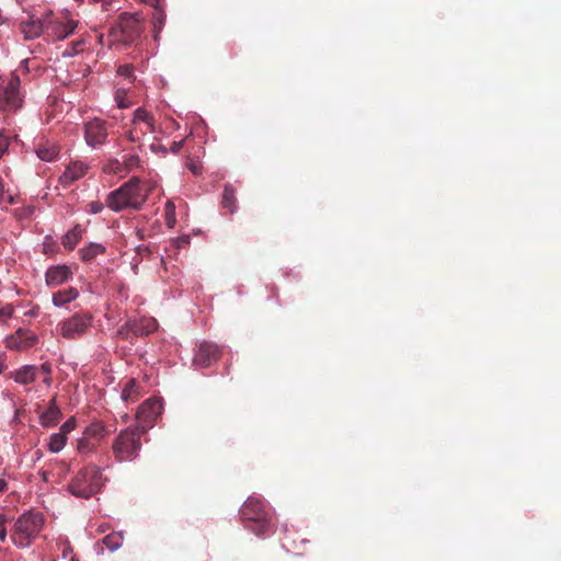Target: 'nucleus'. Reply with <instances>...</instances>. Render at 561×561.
Returning a JSON list of instances; mask_svg holds the SVG:
<instances>
[{
  "mask_svg": "<svg viewBox=\"0 0 561 561\" xmlns=\"http://www.w3.org/2000/svg\"><path fill=\"white\" fill-rule=\"evenodd\" d=\"M36 154L41 160L49 162L58 156V150L56 147H39Z\"/></svg>",
  "mask_w": 561,
  "mask_h": 561,
  "instance_id": "31",
  "label": "nucleus"
},
{
  "mask_svg": "<svg viewBox=\"0 0 561 561\" xmlns=\"http://www.w3.org/2000/svg\"><path fill=\"white\" fill-rule=\"evenodd\" d=\"M38 367L35 365H24L12 373V378L16 383L30 385L35 381Z\"/></svg>",
  "mask_w": 561,
  "mask_h": 561,
  "instance_id": "17",
  "label": "nucleus"
},
{
  "mask_svg": "<svg viewBox=\"0 0 561 561\" xmlns=\"http://www.w3.org/2000/svg\"><path fill=\"white\" fill-rule=\"evenodd\" d=\"M41 476H42V479L44 481H47L48 480V473L47 472H41Z\"/></svg>",
  "mask_w": 561,
  "mask_h": 561,
  "instance_id": "47",
  "label": "nucleus"
},
{
  "mask_svg": "<svg viewBox=\"0 0 561 561\" xmlns=\"http://www.w3.org/2000/svg\"><path fill=\"white\" fill-rule=\"evenodd\" d=\"M138 22H139L138 14L122 13L119 27H121L122 32H126V30L128 27H131V24H136Z\"/></svg>",
  "mask_w": 561,
  "mask_h": 561,
  "instance_id": "32",
  "label": "nucleus"
},
{
  "mask_svg": "<svg viewBox=\"0 0 561 561\" xmlns=\"http://www.w3.org/2000/svg\"><path fill=\"white\" fill-rule=\"evenodd\" d=\"M153 8H154V13H153L152 20H153V27H154V31H156L154 37L157 38L158 33L163 27L164 12H163V9H162L160 3L153 5Z\"/></svg>",
  "mask_w": 561,
  "mask_h": 561,
  "instance_id": "30",
  "label": "nucleus"
},
{
  "mask_svg": "<svg viewBox=\"0 0 561 561\" xmlns=\"http://www.w3.org/2000/svg\"><path fill=\"white\" fill-rule=\"evenodd\" d=\"M102 485L101 470L98 467H87L72 479L69 491L75 496L88 499L99 492Z\"/></svg>",
  "mask_w": 561,
  "mask_h": 561,
  "instance_id": "3",
  "label": "nucleus"
},
{
  "mask_svg": "<svg viewBox=\"0 0 561 561\" xmlns=\"http://www.w3.org/2000/svg\"><path fill=\"white\" fill-rule=\"evenodd\" d=\"M21 81L16 75L0 80V111L13 112L23 104V95L20 91Z\"/></svg>",
  "mask_w": 561,
  "mask_h": 561,
  "instance_id": "7",
  "label": "nucleus"
},
{
  "mask_svg": "<svg viewBox=\"0 0 561 561\" xmlns=\"http://www.w3.org/2000/svg\"><path fill=\"white\" fill-rule=\"evenodd\" d=\"M157 130L153 114L145 107H138L133 113L130 128L126 131V137L131 142L142 144L148 134H156Z\"/></svg>",
  "mask_w": 561,
  "mask_h": 561,
  "instance_id": "5",
  "label": "nucleus"
},
{
  "mask_svg": "<svg viewBox=\"0 0 561 561\" xmlns=\"http://www.w3.org/2000/svg\"><path fill=\"white\" fill-rule=\"evenodd\" d=\"M37 335L23 328H19L13 334L5 339L7 347L15 351H24L37 343Z\"/></svg>",
  "mask_w": 561,
  "mask_h": 561,
  "instance_id": "11",
  "label": "nucleus"
},
{
  "mask_svg": "<svg viewBox=\"0 0 561 561\" xmlns=\"http://www.w3.org/2000/svg\"><path fill=\"white\" fill-rule=\"evenodd\" d=\"M241 515L252 523L249 528L256 536H265L270 533V524L266 519L265 505L260 497L249 496L241 507Z\"/></svg>",
  "mask_w": 561,
  "mask_h": 561,
  "instance_id": "4",
  "label": "nucleus"
},
{
  "mask_svg": "<svg viewBox=\"0 0 561 561\" xmlns=\"http://www.w3.org/2000/svg\"><path fill=\"white\" fill-rule=\"evenodd\" d=\"M156 329V320L149 318V319H141L139 323H134L131 325V330L135 334L145 335L149 334Z\"/></svg>",
  "mask_w": 561,
  "mask_h": 561,
  "instance_id": "23",
  "label": "nucleus"
},
{
  "mask_svg": "<svg viewBox=\"0 0 561 561\" xmlns=\"http://www.w3.org/2000/svg\"><path fill=\"white\" fill-rule=\"evenodd\" d=\"M84 137L90 147L102 145L107 137L104 122L98 118L88 122L84 126Z\"/></svg>",
  "mask_w": 561,
  "mask_h": 561,
  "instance_id": "12",
  "label": "nucleus"
},
{
  "mask_svg": "<svg viewBox=\"0 0 561 561\" xmlns=\"http://www.w3.org/2000/svg\"><path fill=\"white\" fill-rule=\"evenodd\" d=\"M47 16L43 19H31L30 21L21 23V32L26 41L39 37L46 28Z\"/></svg>",
  "mask_w": 561,
  "mask_h": 561,
  "instance_id": "15",
  "label": "nucleus"
},
{
  "mask_svg": "<svg viewBox=\"0 0 561 561\" xmlns=\"http://www.w3.org/2000/svg\"><path fill=\"white\" fill-rule=\"evenodd\" d=\"M57 546L61 549V557L64 559L68 558L69 556H72V548L71 545L66 537H59L57 539Z\"/></svg>",
  "mask_w": 561,
  "mask_h": 561,
  "instance_id": "35",
  "label": "nucleus"
},
{
  "mask_svg": "<svg viewBox=\"0 0 561 561\" xmlns=\"http://www.w3.org/2000/svg\"><path fill=\"white\" fill-rule=\"evenodd\" d=\"M8 489V483L4 479H0V492H4Z\"/></svg>",
  "mask_w": 561,
  "mask_h": 561,
  "instance_id": "44",
  "label": "nucleus"
},
{
  "mask_svg": "<svg viewBox=\"0 0 561 561\" xmlns=\"http://www.w3.org/2000/svg\"><path fill=\"white\" fill-rule=\"evenodd\" d=\"M79 297V291L75 287L59 290L53 295L51 301L56 308H62L67 304L75 301Z\"/></svg>",
  "mask_w": 561,
  "mask_h": 561,
  "instance_id": "19",
  "label": "nucleus"
},
{
  "mask_svg": "<svg viewBox=\"0 0 561 561\" xmlns=\"http://www.w3.org/2000/svg\"><path fill=\"white\" fill-rule=\"evenodd\" d=\"M44 381H45L47 385H49V383H50V379H49V378H46Z\"/></svg>",
  "mask_w": 561,
  "mask_h": 561,
  "instance_id": "50",
  "label": "nucleus"
},
{
  "mask_svg": "<svg viewBox=\"0 0 561 561\" xmlns=\"http://www.w3.org/2000/svg\"><path fill=\"white\" fill-rule=\"evenodd\" d=\"M127 90L124 88H117L114 93V100L119 108H127L130 106V102L126 100Z\"/></svg>",
  "mask_w": 561,
  "mask_h": 561,
  "instance_id": "33",
  "label": "nucleus"
},
{
  "mask_svg": "<svg viewBox=\"0 0 561 561\" xmlns=\"http://www.w3.org/2000/svg\"><path fill=\"white\" fill-rule=\"evenodd\" d=\"M192 170H193L194 173L197 172V168L196 167H193Z\"/></svg>",
  "mask_w": 561,
  "mask_h": 561,
  "instance_id": "51",
  "label": "nucleus"
},
{
  "mask_svg": "<svg viewBox=\"0 0 561 561\" xmlns=\"http://www.w3.org/2000/svg\"><path fill=\"white\" fill-rule=\"evenodd\" d=\"M219 356V348L217 345L204 342L199 345L195 356L194 363L198 366L206 367L213 362L217 360Z\"/></svg>",
  "mask_w": 561,
  "mask_h": 561,
  "instance_id": "13",
  "label": "nucleus"
},
{
  "mask_svg": "<svg viewBox=\"0 0 561 561\" xmlns=\"http://www.w3.org/2000/svg\"><path fill=\"white\" fill-rule=\"evenodd\" d=\"M60 415H61V412H60L58 405L56 404V400L53 399L49 402V407H48L47 411H45L41 414V417H39L41 424L46 427L53 426L59 421Z\"/></svg>",
  "mask_w": 561,
  "mask_h": 561,
  "instance_id": "20",
  "label": "nucleus"
},
{
  "mask_svg": "<svg viewBox=\"0 0 561 561\" xmlns=\"http://www.w3.org/2000/svg\"><path fill=\"white\" fill-rule=\"evenodd\" d=\"M82 44H83V42H81V41L73 43L70 47H67L62 51V54H61L62 57H73V56H76L81 50V45Z\"/></svg>",
  "mask_w": 561,
  "mask_h": 561,
  "instance_id": "36",
  "label": "nucleus"
},
{
  "mask_svg": "<svg viewBox=\"0 0 561 561\" xmlns=\"http://www.w3.org/2000/svg\"><path fill=\"white\" fill-rule=\"evenodd\" d=\"M164 221L168 228L173 229L176 224L175 205L173 201H168L164 207Z\"/></svg>",
  "mask_w": 561,
  "mask_h": 561,
  "instance_id": "29",
  "label": "nucleus"
},
{
  "mask_svg": "<svg viewBox=\"0 0 561 561\" xmlns=\"http://www.w3.org/2000/svg\"><path fill=\"white\" fill-rule=\"evenodd\" d=\"M87 167L82 162H73L69 164L64 173L60 175L59 181L62 185L67 186L79 180L85 174Z\"/></svg>",
  "mask_w": 561,
  "mask_h": 561,
  "instance_id": "16",
  "label": "nucleus"
},
{
  "mask_svg": "<svg viewBox=\"0 0 561 561\" xmlns=\"http://www.w3.org/2000/svg\"><path fill=\"white\" fill-rule=\"evenodd\" d=\"M182 146V141L173 142L172 145V151L178 152Z\"/></svg>",
  "mask_w": 561,
  "mask_h": 561,
  "instance_id": "45",
  "label": "nucleus"
},
{
  "mask_svg": "<svg viewBox=\"0 0 561 561\" xmlns=\"http://www.w3.org/2000/svg\"><path fill=\"white\" fill-rule=\"evenodd\" d=\"M66 443L67 436L58 432L50 435L47 446L49 451L57 454L64 449Z\"/></svg>",
  "mask_w": 561,
  "mask_h": 561,
  "instance_id": "24",
  "label": "nucleus"
},
{
  "mask_svg": "<svg viewBox=\"0 0 561 561\" xmlns=\"http://www.w3.org/2000/svg\"><path fill=\"white\" fill-rule=\"evenodd\" d=\"M98 443L93 439L87 437V435L82 434V436L78 439L77 449L80 454H91L95 449Z\"/></svg>",
  "mask_w": 561,
  "mask_h": 561,
  "instance_id": "28",
  "label": "nucleus"
},
{
  "mask_svg": "<svg viewBox=\"0 0 561 561\" xmlns=\"http://www.w3.org/2000/svg\"><path fill=\"white\" fill-rule=\"evenodd\" d=\"M117 73L122 77H125L129 80H133V68L129 65H122L117 69Z\"/></svg>",
  "mask_w": 561,
  "mask_h": 561,
  "instance_id": "41",
  "label": "nucleus"
},
{
  "mask_svg": "<svg viewBox=\"0 0 561 561\" xmlns=\"http://www.w3.org/2000/svg\"><path fill=\"white\" fill-rule=\"evenodd\" d=\"M76 427V420L73 417L68 419L59 428V433L67 436Z\"/></svg>",
  "mask_w": 561,
  "mask_h": 561,
  "instance_id": "39",
  "label": "nucleus"
},
{
  "mask_svg": "<svg viewBox=\"0 0 561 561\" xmlns=\"http://www.w3.org/2000/svg\"><path fill=\"white\" fill-rule=\"evenodd\" d=\"M103 543L108 548L110 551H116L123 545L122 533H112L104 537Z\"/></svg>",
  "mask_w": 561,
  "mask_h": 561,
  "instance_id": "27",
  "label": "nucleus"
},
{
  "mask_svg": "<svg viewBox=\"0 0 561 561\" xmlns=\"http://www.w3.org/2000/svg\"><path fill=\"white\" fill-rule=\"evenodd\" d=\"M110 433L111 430H108L101 421L92 422L83 431V434L87 435V437H89L90 439H93L95 443H100Z\"/></svg>",
  "mask_w": 561,
  "mask_h": 561,
  "instance_id": "18",
  "label": "nucleus"
},
{
  "mask_svg": "<svg viewBox=\"0 0 561 561\" xmlns=\"http://www.w3.org/2000/svg\"><path fill=\"white\" fill-rule=\"evenodd\" d=\"M222 206L233 213L237 208V199L234 190L230 185H226L222 195Z\"/></svg>",
  "mask_w": 561,
  "mask_h": 561,
  "instance_id": "26",
  "label": "nucleus"
},
{
  "mask_svg": "<svg viewBox=\"0 0 561 561\" xmlns=\"http://www.w3.org/2000/svg\"><path fill=\"white\" fill-rule=\"evenodd\" d=\"M2 371H3V365H2V363H0V374H2Z\"/></svg>",
  "mask_w": 561,
  "mask_h": 561,
  "instance_id": "49",
  "label": "nucleus"
},
{
  "mask_svg": "<svg viewBox=\"0 0 561 561\" xmlns=\"http://www.w3.org/2000/svg\"><path fill=\"white\" fill-rule=\"evenodd\" d=\"M10 145V137L0 130V159L8 151Z\"/></svg>",
  "mask_w": 561,
  "mask_h": 561,
  "instance_id": "37",
  "label": "nucleus"
},
{
  "mask_svg": "<svg viewBox=\"0 0 561 561\" xmlns=\"http://www.w3.org/2000/svg\"><path fill=\"white\" fill-rule=\"evenodd\" d=\"M140 397V387L135 379L126 381L122 389L121 399L124 402H135Z\"/></svg>",
  "mask_w": 561,
  "mask_h": 561,
  "instance_id": "21",
  "label": "nucleus"
},
{
  "mask_svg": "<svg viewBox=\"0 0 561 561\" xmlns=\"http://www.w3.org/2000/svg\"><path fill=\"white\" fill-rule=\"evenodd\" d=\"M141 432L138 428H126L122 431L113 444V451L117 460L131 461L140 450Z\"/></svg>",
  "mask_w": 561,
  "mask_h": 561,
  "instance_id": "6",
  "label": "nucleus"
},
{
  "mask_svg": "<svg viewBox=\"0 0 561 561\" xmlns=\"http://www.w3.org/2000/svg\"><path fill=\"white\" fill-rule=\"evenodd\" d=\"M46 16V30L54 39L62 41L67 38L78 26V21L69 19L68 12H66L64 20H51V12H47Z\"/></svg>",
  "mask_w": 561,
  "mask_h": 561,
  "instance_id": "10",
  "label": "nucleus"
},
{
  "mask_svg": "<svg viewBox=\"0 0 561 561\" xmlns=\"http://www.w3.org/2000/svg\"><path fill=\"white\" fill-rule=\"evenodd\" d=\"M41 369H42L44 373H46V374H49V373H50V368H49V366H48V365H46V364H43V365L41 366Z\"/></svg>",
  "mask_w": 561,
  "mask_h": 561,
  "instance_id": "46",
  "label": "nucleus"
},
{
  "mask_svg": "<svg viewBox=\"0 0 561 561\" xmlns=\"http://www.w3.org/2000/svg\"><path fill=\"white\" fill-rule=\"evenodd\" d=\"M43 526V514L28 511L19 516L15 520L11 534V540L18 548H27L42 531Z\"/></svg>",
  "mask_w": 561,
  "mask_h": 561,
  "instance_id": "2",
  "label": "nucleus"
},
{
  "mask_svg": "<svg viewBox=\"0 0 561 561\" xmlns=\"http://www.w3.org/2000/svg\"><path fill=\"white\" fill-rule=\"evenodd\" d=\"M162 400L158 398H150L146 400L137 411V427L138 431L145 432L150 428L158 416L162 413Z\"/></svg>",
  "mask_w": 561,
  "mask_h": 561,
  "instance_id": "9",
  "label": "nucleus"
},
{
  "mask_svg": "<svg viewBox=\"0 0 561 561\" xmlns=\"http://www.w3.org/2000/svg\"><path fill=\"white\" fill-rule=\"evenodd\" d=\"M69 561H79V560H78V558H77L76 556H73V554H72V556L70 557V560H69Z\"/></svg>",
  "mask_w": 561,
  "mask_h": 561,
  "instance_id": "48",
  "label": "nucleus"
},
{
  "mask_svg": "<svg viewBox=\"0 0 561 561\" xmlns=\"http://www.w3.org/2000/svg\"><path fill=\"white\" fill-rule=\"evenodd\" d=\"M9 522V518L0 514V541L4 542L8 538V530H7V523Z\"/></svg>",
  "mask_w": 561,
  "mask_h": 561,
  "instance_id": "38",
  "label": "nucleus"
},
{
  "mask_svg": "<svg viewBox=\"0 0 561 561\" xmlns=\"http://www.w3.org/2000/svg\"><path fill=\"white\" fill-rule=\"evenodd\" d=\"M81 237H82V228L77 225L64 236L62 244L68 250H72L78 244V242L81 240Z\"/></svg>",
  "mask_w": 561,
  "mask_h": 561,
  "instance_id": "22",
  "label": "nucleus"
},
{
  "mask_svg": "<svg viewBox=\"0 0 561 561\" xmlns=\"http://www.w3.org/2000/svg\"><path fill=\"white\" fill-rule=\"evenodd\" d=\"M152 188V185L144 186L137 178H133L107 195L106 206L115 213L126 208L139 209Z\"/></svg>",
  "mask_w": 561,
  "mask_h": 561,
  "instance_id": "1",
  "label": "nucleus"
},
{
  "mask_svg": "<svg viewBox=\"0 0 561 561\" xmlns=\"http://www.w3.org/2000/svg\"><path fill=\"white\" fill-rule=\"evenodd\" d=\"M105 251L104 245L101 243H90L88 247L80 250L81 259L84 261L92 260L99 254H102Z\"/></svg>",
  "mask_w": 561,
  "mask_h": 561,
  "instance_id": "25",
  "label": "nucleus"
},
{
  "mask_svg": "<svg viewBox=\"0 0 561 561\" xmlns=\"http://www.w3.org/2000/svg\"><path fill=\"white\" fill-rule=\"evenodd\" d=\"M13 196L5 190V184L2 179H0V206L4 207L13 204Z\"/></svg>",
  "mask_w": 561,
  "mask_h": 561,
  "instance_id": "34",
  "label": "nucleus"
},
{
  "mask_svg": "<svg viewBox=\"0 0 561 561\" xmlns=\"http://www.w3.org/2000/svg\"><path fill=\"white\" fill-rule=\"evenodd\" d=\"M89 213L91 214H99L103 210L104 205L101 202H91L88 205Z\"/></svg>",
  "mask_w": 561,
  "mask_h": 561,
  "instance_id": "42",
  "label": "nucleus"
},
{
  "mask_svg": "<svg viewBox=\"0 0 561 561\" xmlns=\"http://www.w3.org/2000/svg\"><path fill=\"white\" fill-rule=\"evenodd\" d=\"M190 241H191V238L188 234H183V236H180L175 239H173V244L175 248L180 249V248H185L186 245L190 244Z\"/></svg>",
  "mask_w": 561,
  "mask_h": 561,
  "instance_id": "40",
  "label": "nucleus"
},
{
  "mask_svg": "<svg viewBox=\"0 0 561 561\" xmlns=\"http://www.w3.org/2000/svg\"><path fill=\"white\" fill-rule=\"evenodd\" d=\"M71 271L66 265H57L49 267L45 274L46 284L48 287H58L71 278Z\"/></svg>",
  "mask_w": 561,
  "mask_h": 561,
  "instance_id": "14",
  "label": "nucleus"
},
{
  "mask_svg": "<svg viewBox=\"0 0 561 561\" xmlns=\"http://www.w3.org/2000/svg\"><path fill=\"white\" fill-rule=\"evenodd\" d=\"M13 316V307L8 305L0 309V320L11 318Z\"/></svg>",
  "mask_w": 561,
  "mask_h": 561,
  "instance_id": "43",
  "label": "nucleus"
},
{
  "mask_svg": "<svg viewBox=\"0 0 561 561\" xmlns=\"http://www.w3.org/2000/svg\"><path fill=\"white\" fill-rule=\"evenodd\" d=\"M93 317L90 312H78L60 321L57 325L59 334L66 340H77L91 328Z\"/></svg>",
  "mask_w": 561,
  "mask_h": 561,
  "instance_id": "8",
  "label": "nucleus"
}]
</instances>
